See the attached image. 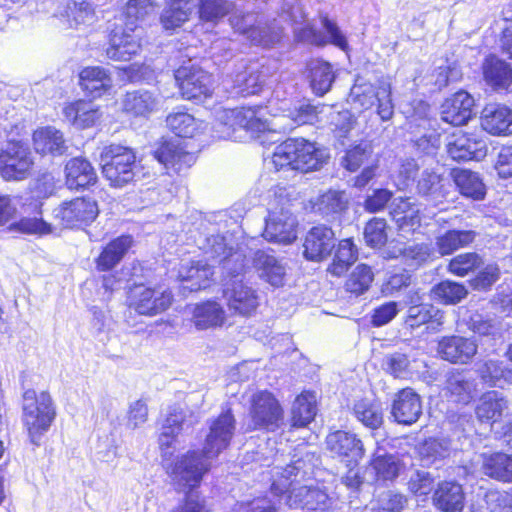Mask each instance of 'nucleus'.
Wrapping results in <instances>:
<instances>
[{
	"instance_id": "a18cd8bd",
	"label": "nucleus",
	"mask_w": 512,
	"mask_h": 512,
	"mask_svg": "<svg viewBox=\"0 0 512 512\" xmlns=\"http://www.w3.org/2000/svg\"><path fill=\"white\" fill-rule=\"evenodd\" d=\"M65 118L78 128L92 126L100 117L99 110L91 103L77 101L64 108Z\"/></svg>"
},
{
	"instance_id": "7c9ffc66",
	"label": "nucleus",
	"mask_w": 512,
	"mask_h": 512,
	"mask_svg": "<svg viewBox=\"0 0 512 512\" xmlns=\"http://www.w3.org/2000/svg\"><path fill=\"white\" fill-rule=\"evenodd\" d=\"M133 245V238L122 235L110 241L96 259V268L99 271H109L117 266Z\"/></svg>"
},
{
	"instance_id": "4d7b16f0",
	"label": "nucleus",
	"mask_w": 512,
	"mask_h": 512,
	"mask_svg": "<svg viewBox=\"0 0 512 512\" xmlns=\"http://www.w3.org/2000/svg\"><path fill=\"white\" fill-rule=\"evenodd\" d=\"M348 205V200L343 191L328 190L321 194L314 207L322 215H333L343 212Z\"/></svg>"
},
{
	"instance_id": "6e6552de",
	"label": "nucleus",
	"mask_w": 512,
	"mask_h": 512,
	"mask_svg": "<svg viewBox=\"0 0 512 512\" xmlns=\"http://www.w3.org/2000/svg\"><path fill=\"white\" fill-rule=\"evenodd\" d=\"M170 291L156 290L144 285H135L128 293V305L140 315L155 316L167 310L172 304Z\"/></svg>"
},
{
	"instance_id": "5701e85b",
	"label": "nucleus",
	"mask_w": 512,
	"mask_h": 512,
	"mask_svg": "<svg viewBox=\"0 0 512 512\" xmlns=\"http://www.w3.org/2000/svg\"><path fill=\"white\" fill-rule=\"evenodd\" d=\"M154 157L165 167L180 172L195 163V155L183 149L178 140L164 141L154 151Z\"/></svg>"
},
{
	"instance_id": "b1692460",
	"label": "nucleus",
	"mask_w": 512,
	"mask_h": 512,
	"mask_svg": "<svg viewBox=\"0 0 512 512\" xmlns=\"http://www.w3.org/2000/svg\"><path fill=\"white\" fill-rule=\"evenodd\" d=\"M197 0H167L160 15V23L167 31H174L188 22L196 13Z\"/></svg>"
},
{
	"instance_id": "9d476101",
	"label": "nucleus",
	"mask_w": 512,
	"mask_h": 512,
	"mask_svg": "<svg viewBox=\"0 0 512 512\" xmlns=\"http://www.w3.org/2000/svg\"><path fill=\"white\" fill-rule=\"evenodd\" d=\"M235 418L230 410L222 412L208 423V433L203 446L206 458L216 459L232 440L235 431Z\"/></svg>"
},
{
	"instance_id": "f704fd0d",
	"label": "nucleus",
	"mask_w": 512,
	"mask_h": 512,
	"mask_svg": "<svg viewBox=\"0 0 512 512\" xmlns=\"http://www.w3.org/2000/svg\"><path fill=\"white\" fill-rule=\"evenodd\" d=\"M508 410L507 399L498 391L484 393L476 407L477 418L481 422H496Z\"/></svg>"
},
{
	"instance_id": "39448f33",
	"label": "nucleus",
	"mask_w": 512,
	"mask_h": 512,
	"mask_svg": "<svg viewBox=\"0 0 512 512\" xmlns=\"http://www.w3.org/2000/svg\"><path fill=\"white\" fill-rule=\"evenodd\" d=\"M100 165L104 177L114 187H123L134 179L136 155L132 149L121 145L103 147Z\"/></svg>"
},
{
	"instance_id": "8fccbe9b",
	"label": "nucleus",
	"mask_w": 512,
	"mask_h": 512,
	"mask_svg": "<svg viewBox=\"0 0 512 512\" xmlns=\"http://www.w3.org/2000/svg\"><path fill=\"white\" fill-rule=\"evenodd\" d=\"M357 256V249L351 239L341 240L327 271L334 276H342L357 260Z\"/></svg>"
},
{
	"instance_id": "1a4fd4ad",
	"label": "nucleus",
	"mask_w": 512,
	"mask_h": 512,
	"mask_svg": "<svg viewBox=\"0 0 512 512\" xmlns=\"http://www.w3.org/2000/svg\"><path fill=\"white\" fill-rule=\"evenodd\" d=\"M175 80L185 99L198 100L211 94V75L191 61L175 71Z\"/></svg>"
},
{
	"instance_id": "c85d7f7f",
	"label": "nucleus",
	"mask_w": 512,
	"mask_h": 512,
	"mask_svg": "<svg viewBox=\"0 0 512 512\" xmlns=\"http://www.w3.org/2000/svg\"><path fill=\"white\" fill-rule=\"evenodd\" d=\"M159 95L148 90L127 92L122 100L123 111L134 117H148L157 110Z\"/></svg>"
},
{
	"instance_id": "6ab92c4d",
	"label": "nucleus",
	"mask_w": 512,
	"mask_h": 512,
	"mask_svg": "<svg viewBox=\"0 0 512 512\" xmlns=\"http://www.w3.org/2000/svg\"><path fill=\"white\" fill-rule=\"evenodd\" d=\"M335 246V234L331 228L319 225L311 228L304 239L303 255L311 261L326 258Z\"/></svg>"
},
{
	"instance_id": "2f4dec72",
	"label": "nucleus",
	"mask_w": 512,
	"mask_h": 512,
	"mask_svg": "<svg viewBox=\"0 0 512 512\" xmlns=\"http://www.w3.org/2000/svg\"><path fill=\"white\" fill-rule=\"evenodd\" d=\"M485 82L495 90L508 89L512 84V67L494 55L488 56L482 64Z\"/></svg>"
},
{
	"instance_id": "423d86ee",
	"label": "nucleus",
	"mask_w": 512,
	"mask_h": 512,
	"mask_svg": "<svg viewBox=\"0 0 512 512\" xmlns=\"http://www.w3.org/2000/svg\"><path fill=\"white\" fill-rule=\"evenodd\" d=\"M211 458L203 451H189L171 467L170 475L179 491L187 492L198 487L202 477L211 467Z\"/></svg>"
},
{
	"instance_id": "e2e57ef3",
	"label": "nucleus",
	"mask_w": 512,
	"mask_h": 512,
	"mask_svg": "<svg viewBox=\"0 0 512 512\" xmlns=\"http://www.w3.org/2000/svg\"><path fill=\"white\" fill-rule=\"evenodd\" d=\"M373 278L374 274L371 268L366 264H359L346 281V290L356 295L363 294L370 287Z\"/></svg>"
},
{
	"instance_id": "774afa93",
	"label": "nucleus",
	"mask_w": 512,
	"mask_h": 512,
	"mask_svg": "<svg viewBox=\"0 0 512 512\" xmlns=\"http://www.w3.org/2000/svg\"><path fill=\"white\" fill-rule=\"evenodd\" d=\"M386 220L383 218L371 219L365 227L364 238L366 243L371 247H381L388 239L386 233Z\"/></svg>"
},
{
	"instance_id": "052dcab7",
	"label": "nucleus",
	"mask_w": 512,
	"mask_h": 512,
	"mask_svg": "<svg viewBox=\"0 0 512 512\" xmlns=\"http://www.w3.org/2000/svg\"><path fill=\"white\" fill-rule=\"evenodd\" d=\"M449 449L448 441L429 438L419 445L418 453L423 465H431L436 460L448 456Z\"/></svg>"
},
{
	"instance_id": "09e8293b",
	"label": "nucleus",
	"mask_w": 512,
	"mask_h": 512,
	"mask_svg": "<svg viewBox=\"0 0 512 512\" xmlns=\"http://www.w3.org/2000/svg\"><path fill=\"white\" fill-rule=\"evenodd\" d=\"M475 232L470 230H449L436 238V247L442 256L450 255L456 250L473 242Z\"/></svg>"
},
{
	"instance_id": "f03ea898",
	"label": "nucleus",
	"mask_w": 512,
	"mask_h": 512,
	"mask_svg": "<svg viewBox=\"0 0 512 512\" xmlns=\"http://www.w3.org/2000/svg\"><path fill=\"white\" fill-rule=\"evenodd\" d=\"M282 17L297 25L294 28V34L300 41L318 46L331 43L342 50H345L348 46L345 35L339 29L337 24L327 16L321 18V23L327 33V36L317 31L309 23L305 22L306 15L299 5L291 4L287 8L284 7Z\"/></svg>"
},
{
	"instance_id": "a878e982",
	"label": "nucleus",
	"mask_w": 512,
	"mask_h": 512,
	"mask_svg": "<svg viewBox=\"0 0 512 512\" xmlns=\"http://www.w3.org/2000/svg\"><path fill=\"white\" fill-rule=\"evenodd\" d=\"M209 250L207 253L212 258L219 259L220 262L224 263V268L228 270L233 276H238L245 269V258L239 252H232L231 248H228L225 239L220 235H213L207 239Z\"/></svg>"
},
{
	"instance_id": "dca6fc26",
	"label": "nucleus",
	"mask_w": 512,
	"mask_h": 512,
	"mask_svg": "<svg viewBox=\"0 0 512 512\" xmlns=\"http://www.w3.org/2000/svg\"><path fill=\"white\" fill-rule=\"evenodd\" d=\"M326 449L332 457L357 464L364 456L365 449L361 439L355 433L337 430L326 437Z\"/></svg>"
},
{
	"instance_id": "0e129e2a",
	"label": "nucleus",
	"mask_w": 512,
	"mask_h": 512,
	"mask_svg": "<svg viewBox=\"0 0 512 512\" xmlns=\"http://www.w3.org/2000/svg\"><path fill=\"white\" fill-rule=\"evenodd\" d=\"M435 297L445 304H456L464 299L468 291L466 287L454 281H442L433 288Z\"/></svg>"
},
{
	"instance_id": "20e7f679",
	"label": "nucleus",
	"mask_w": 512,
	"mask_h": 512,
	"mask_svg": "<svg viewBox=\"0 0 512 512\" xmlns=\"http://www.w3.org/2000/svg\"><path fill=\"white\" fill-rule=\"evenodd\" d=\"M349 98L356 110H367L377 102V114L381 120L387 121L393 116L394 105L391 99V83L387 79L378 80L376 86L357 79L351 88Z\"/></svg>"
},
{
	"instance_id": "338daca9",
	"label": "nucleus",
	"mask_w": 512,
	"mask_h": 512,
	"mask_svg": "<svg viewBox=\"0 0 512 512\" xmlns=\"http://www.w3.org/2000/svg\"><path fill=\"white\" fill-rule=\"evenodd\" d=\"M477 371L481 379L490 385H495L498 380L505 378L510 373L503 361L495 359L483 361L479 364Z\"/></svg>"
},
{
	"instance_id": "a19ab883",
	"label": "nucleus",
	"mask_w": 512,
	"mask_h": 512,
	"mask_svg": "<svg viewBox=\"0 0 512 512\" xmlns=\"http://www.w3.org/2000/svg\"><path fill=\"white\" fill-rule=\"evenodd\" d=\"M80 85L92 97H100L112 86V79L102 67H86L79 75Z\"/></svg>"
},
{
	"instance_id": "aec40b11",
	"label": "nucleus",
	"mask_w": 512,
	"mask_h": 512,
	"mask_svg": "<svg viewBox=\"0 0 512 512\" xmlns=\"http://www.w3.org/2000/svg\"><path fill=\"white\" fill-rule=\"evenodd\" d=\"M473 97L466 91H458L441 105V119L451 125L461 126L472 116Z\"/></svg>"
},
{
	"instance_id": "cd10ccee",
	"label": "nucleus",
	"mask_w": 512,
	"mask_h": 512,
	"mask_svg": "<svg viewBox=\"0 0 512 512\" xmlns=\"http://www.w3.org/2000/svg\"><path fill=\"white\" fill-rule=\"evenodd\" d=\"M390 215L401 231L411 232L420 226V208L410 198H395L390 206Z\"/></svg>"
},
{
	"instance_id": "72a5a7b5",
	"label": "nucleus",
	"mask_w": 512,
	"mask_h": 512,
	"mask_svg": "<svg viewBox=\"0 0 512 512\" xmlns=\"http://www.w3.org/2000/svg\"><path fill=\"white\" fill-rule=\"evenodd\" d=\"M331 499L327 493L318 488L300 487L293 489L287 497L290 507H306L310 510H325L329 507Z\"/></svg>"
},
{
	"instance_id": "58836bf2",
	"label": "nucleus",
	"mask_w": 512,
	"mask_h": 512,
	"mask_svg": "<svg viewBox=\"0 0 512 512\" xmlns=\"http://www.w3.org/2000/svg\"><path fill=\"white\" fill-rule=\"evenodd\" d=\"M67 185L71 189L93 185L97 175L89 161L83 158L71 159L65 167Z\"/></svg>"
},
{
	"instance_id": "79ce46f5",
	"label": "nucleus",
	"mask_w": 512,
	"mask_h": 512,
	"mask_svg": "<svg viewBox=\"0 0 512 512\" xmlns=\"http://www.w3.org/2000/svg\"><path fill=\"white\" fill-rule=\"evenodd\" d=\"M212 275L211 266L201 261L193 262L189 266L183 265L179 270V277L187 283L184 288L190 291L207 288L210 285Z\"/></svg>"
},
{
	"instance_id": "680f3d73",
	"label": "nucleus",
	"mask_w": 512,
	"mask_h": 512,
	"mask_svg": "<svg viewBox=\"0 0 512 512\" xmlns=\"http://www.w3.org/2000/svg\"><path fill=\"white\" fill-rule=\"evenodd\" d=\"M378 479L393 480L398 477L402 465L395 455L383 454L375 455L371 462Z\"/></svg>"
},
{
	"instance_id": "6e6d98bb",
	"label": "nucleus",
	"mask_w": 512,
	"mask_h": 512,
	"mask_svg": "<svg viewBox=\"0 0 512 512\" xmlns=\"http://www.w3.org/2000/svg\"><path fill=\"white\" fill-rule=\"evenodd\" d=\"M417 192L433 200H439L445 196L443 189V177L432 169L422 171L417 181Z\"/></svg>"
},
{
	"instance_id": "49530a36",
	"label": "nucleus",
	"mask_w": 512,
	"mask_h": 512,
	"mask_svg": "<svg viewBox=\"0 0 512 512\" xmlns=\"http://www.w3.org/2000/svg\"><path fill=\"white\" fill-rule=\"evenodd\" d=\"M316 394L303 392L296 397L291 409V422L294 427L308 425L316 415Z\"/></svg>"
},
{
	"instance_id": "4be33fe9",
	"label": "nucleus",
	"mask_w": 512,
	"mask_h": 512,
	"mask_svg": "<svg viewBox=\"0 0 512 512\" xmlns=\"http://www.w3.org/2000/svg\"><path fill=\"white\" fill-rule=\"evenodd\" d=\"M224 296L229 309L243 316L251 315L259 305L256 291L242 281H235L224 291Z\"/></svg>"
},
{
	"instance_id": "2eb2a0df",
	"label": "nucleus",
	"mask_w": 512,
	"mask_h": 512,
	"mask_svg": "<svg viewBox=\"0 0 512 512\" xmlns=\"http://www.w3.org/2000/svg\"><path fill=\"white\" fill-rule=\"evenodd\" d=\"M230 23L233 29L244 35L253 44L268 47L280 41V30L274 28L269 34H261L257 32L265 28L263 24V16L255 13L235 12L230 17Z\"/></svg>"
},
{
	"instance_id": "f3484780",
	"label": "nucleus",
	"mask_w": 512,
	"mask_h": 512,
	"mask_svg": "<svg viewBox=\"0 0 512 512\" xmlns=\"http://www.w3.org/2000/svg\"><path fill=\"white\" fill-rule=\"evenodd\" d=\"M477 351L478 344L473 338L460 335L444 336L437 346L439 356L453 364H467Z\"/></svg>"
},
{
	"instance_id": "864d4df0",
	"label": "nucleus",
	"mask_w": 512,
	"mask_h": 512,
	"mask_svg": "<svg viewBox=\"0 0 512 512\" xmlns=\"http://www.w3.org/2000/svg\"><path fill=\"white\" fill-rule=\"evenodd\" d=\"M318 118V108L311 104H303L288 115L276 117V124H284V129L292 130L296 126L313 124Z\"/></svg>"
},
{
	"instance_id": "bb28decb",
	"label": "nucleus",
	"mask_w": 512,
	"mask_h": 512,
	"mask_svg": "<svg viewBox=\"0 0 512 512\" xmlns=\"http://www.w3.org/2000/svg\"><path fill=\"white\" fill-rule=\"evenodd\" d=\"M433 503L443 512H462L465 506L462 486L454 481L439 483L433 494Z\"/></svg>"
},
{
	"instance_id": "e433bc0d",
	"label": "nucleus",
	"mask_w": 512,
	"mask_h": 512,
	"mask_svg": "<svg viewBox=\"0 0 512 512\" xmlns=\"http://www.w3.org/2000/svg\"><path fill=\"white\" fill-rule=\"evenodd\" d=\"M33 144L35 151L42 155H62L67 149L62 132L50 126L34 132Z\"/></svg>"
},
{
	"instance_id": "393cba45",
	"label": "nucleus",
	"mask_w": 512,
	"mask_h": 512,
	"mask_svg": "<svg viewBox=\"0 0 512 512\" xmlns=\"http://www.w3.org/2000/svg\"><path fill=\"white\" fill-rule=\"evenodd\" d=\"M481 126L492 135L512 134V110L504 105H487L482 111Z\"/></svg>"
},
{
	"instance_id": "de8ad7c7",
	"label": "nucleus",
	"mask_w": 512,
	"mask_h": 512,
	"mask_svg": "<svg viewBox=\"0 0 512 512\" xmlns=\"http://www.w3.org/2000/svg\"><path fill=\"white\" fill-rule=\"evenodd\" d=\"M169 129L177 136L192 138L202 130L203 122L186 112L170 113L166 118Z\"/></svg>"
},
{
	"instance_id": "c03bdc74",
	"label": "nucleus",
	"mask_w": 512,
	"mask_h": 512,
	"mask_svg": "<svg viewBox=\"0 0 512 512\" xmlns=\"http://www.w3.org/2000/svg\"><path fill=\"white\" fill-rule=\"evenodd\" d=\"M353 415L362 425L371 430H377L383 424V409L381 404L373 399H360L353 405Z\"/></svg>"
},
{
	"instance_id": "bf43d9fd",
	"label": "nucleus",
	"mask_w": 512,
	"mask_h": 512,
	"mask_svg": "<svg viewBox=\"0 0 512 512\" xmlns=\"http://www.w3.org/2000/svg\"><path fill=\"white\" fill-rule=\"evenodd\" d=\"M66 16L71 26L91 25L95 21V12L91 5L82 0H70L67 3Z\"/></svg>"
},
{
	"instance_id": "37998d69",
	"label": "nucleus",
	"mask_w": 512,
	"mask_h": 512,
	"mask_svg": "<svg viewBox=\"0 0 512 512\" xmlns=\"http://www.w3.org/2000/svg\"><path fill=\"white\" fill-rule=\"evenodd\" d=\"M446 389L455 402L467 404L475 395L476 382L472 377L455 371L448 375Z\"/></svg>"
},
{
	"instance_id": "c756f323",
	"label": "nucleus",
	"mask_w": 512,
	"mask_h": 512,
	"mask_svg": "<svg viewBox=\"0 0 512 512\" xmlns=\"http://www.w3.org/2000/svg\"><path fill=\"white\" fill-rule=\"evenodd\" d=\"M253 265L259 276L274 287L284 284L286 269L274 255L258 250L253 257Z\"/></svg>"
},
{
	"instance_id": "5fc2aeb1",
	"label": "nucleus",
	"mask_w": 512,
	"mask_h": 512,
	"mask_svg": "<svg viewBox=\"0 0 512 512\" xmlns=\"http://www.w3.org/2000/svg\"><path fill=\"white\" fill-rule=\"evenodd\" d=\"M244 129L252 134L263 132L270 128L269 123L262 119V109L237 108L236 130Z\"/></svg>"
},
{
	"instance_id": "4c0bfd02",
	"label": "nucleus",
	"mask_w": 512,
	"mask_h": 512,
	"mask_svg": "<svg viewBox=\"0 0 512 512\" xmlns=\"http://www.w3.org/2000/svg\"><path fill=\"white\" fill-rule=\"evenodd\" d=\"M225 321V311L215 301H206L194 305L192 322L198 330L221 326Z\"/></svg>"
},
{
	"instance_id": "ea45409f",
	"label": "nucleus",
	"mask_w": 512,
	"mask_h": 512,
	"mask_svg": "<svg viewBox=\"0 0 512 512\" xmlns=\"http://www.w3.org/2000/svg\"><path fill=\"white\" fill-rule=\"evenodd\" d=\"M406 324L411 328L429 324L436 331L444 324V313L432 304L412 305L407 311Z\"/></svg>"
},
{
	"instance_id": "473e14b6",
	"label": "nucleus",
	"mask_w": 512,
	"mask_h": 512,
	"mask_svg": "<svg viewBox=\"0 0 512 512\" xmlns=\"http://www.w3.org/2000/svg\"><path fill=\"white\" fill-rule=\"evenodd\" d=\"M451 175L462 196L474 201L485 198L486 186L478 173L468 169H453Z\"/></svg>"
},
{
	"instance_id": "f8f14e48",
	"label": "nucleus",
	"mask_w": 512,
	"mask_h": 512,
	"mask_svg": "<svg viewBox=\"0 0 512 512\" xmlns=\"http://www.w3.org/2000/svg\"><path fill=\"white\" fill-rule=\"evenodd\" d=\"M250 415L254 429L274 430L283 419V410L272 393L259 391L252 396Z\"/></svg>"
},
{
	"instance_id": "a211bd4d",
	"label": "nucleus",
	"mask_w": 512,
	"mask_h": 512,
	"mask_svg": "<svg viewBox=\"0 0 512 512\" xmlns=\"http://www.w3.org/2000/svg\"><path fill=\"white\" fill-rule=\"evenodd\" d=\"M135 27L124 29L121 25L111 31L109 46L106 49V55L109 59L115 61H129L132 56L136 55L141 44L139 37L134 32Z\"/></svg>"
},
{
	"instance_id": "c9c22d12",
	"label": "nucleus",
	"mask_w": 512,
	"mask_h": 512,
	"mask_svg": "<svg viewBox=\"0 0 512 512\" xmlns=\"http://www.w3.org/2000/svg\"><path fill=\"white\" fill-rule=\"evenodd\" d=\"M481 471L492 479L512 482V455L502 452L483 454Z\"/></svg>"
},
{
	"instance_id": "69168bd1",
	"label": "nucleus",
	"mask_w": 512,
	"mask_h": 512,
	"mask_svg": "<svg viewBox=\"0 0 512 512\" xmlns=\"http://www.w3.org/2000/svg\"><path fill=\"white\" fill-rule=\"evenodd\" d=\"M482 264L483 260L477 253H463L450 260L448 271L456 276L464 277Z\"/></svg>"
},
{
	"instance_id": "3c124183",
	"label": "nucleus",
	"mask_w": 512,
	"mask_h": 512,
	"mask_svg": "<svg viewBox=\"0 0 512 512\" xmlns=\"http://www.w3.org/2000/svg\"><path fill=\"white\" fill-rule=\"evenodd\" d=\"M309 69L313 91L319 96L324 95L330 90L335 79L332 66L327 62L315 60L310 63Z\"/></svg>"
},
{
	"instance_id": "412c9836",
	"label": "nucleus",
	"mask_w": 512,
	"mask_h": 512,
	"mask_svg": "<svg viewBox=\"0 0 512 512\" xmlns=\"http://www.w3.org/2000/svg\"><path fill=\"white\" fill-rule=\"evenodd\" d=\"M391 414L399 424L411 425L422 414V402L420 396L411 388L399 391L392 404Z\"/></svg>"
},
{
	"instance_id": "0eeeda50",
	"label": "nucleus",
	"mask_w": 512,
	"mask_h": 512,
	"mask_svg": "<svg viewBox=\"0 0 512 512\" xmlns=\"http://www.w3.org/2000/svg\"><path fill=\"white\" fill-rule=\"evenodd\" d=\"M296 226L297 221L288 200L281 198L279 204L269 210L263 236L270 242L290 244L297 238Z\"/></svg>"
},
{
	"instance_id": "4468645a",
	"label": "nucleus",
	"mask_w": 512,
	"mask_h": 512,
	"mask_svg": "<svg viewBox=\"0 0 512 512\" xmlns=\"http://www.w3.org/2000/svg\"><path fill=\"white\" fill-rule=\"evenodd\" d=\"M197 422V417L180 407H173L166 416L159 435V446L163 457H170L177 436L190 429Z\"/></svg>"
},
{
	"instance_id": "9b49d317",
	"label": "nucleus",
	"mask_w": 512,
	"mask_h": 512,
	"mask_svg": "<svg viewBox=\"0 0 512 512\" xmlns=\"http://www.w3.org/2000/svg\"><path fill=\"white\" fill-rule=\"evenodd\" d=\"M31 167V153L21 142H9L0 151V173L5 180H22Z\"/></svg>"
},
{
	"instance_id": "ddd939ff",
	"label": "nucleus",
	"mask_w": 512,
	"mask_h": 512,
	"mask_svg": "<svg viewBox=\"0 0 512 512\" xmlns=\"http://www.w3.org/2000/svg\"><path fill=\"white\" fill-rule=\"evenodd\" d=\"M54 212L63 227L76 228L93 222L99 210L94 200L79 197L62 203Z\"/></svg>"
},
{
	"instance_id": "f257e3e1",
	"label": "nucleus",
	"mask_w": 512,
	"mask_h": 512,
	"mask_svg": "<svg viewBox=\"0 0 512 512\" xmlns=\"http://www.w3.org/2000/svg\"><path fill=\"white\" fill-rule=\"evenodd\" d=\"M328 154L304 138H289L276 146L271 164L275 170L290 168L301 172L320 169L327 161Z\"/></svg>"
},
{
	"instance_id": "13d9d810",
	"label": "nucleus",
	"mask_w": 512,
	"mask_h": 512,
	"mask_svg": "<svg viewBox=\"0 0 512 512\" xmlns=\"http://www.w3.org/2000/svg\"><path fill=\"white\" fill-rule=\"evenodd\" d=\"M199 18L205 22H217L226 16L233 8L229 0H198Z\"/></svg>"
},
{
	"instance_id": "7ed1b4c3",
	"label": "nucleus",
	"mask_w": 512,
	"mask_h": 512,
	"mask_svg": "<svg viewBox=\"0 0 512 512\" xmlns=\"http://www.w3.org/2000/svg\"><path fill=\"white\" fill-rule=\"evenodd\" d=\"M22 410V421L29 438L38 445L56 416L52 398L47 392L37 394L33 389H28L23 394Z\"/></svg>"
},
{
	"instance_id": "603ef678",
	"label": "nucleus",
	"mask_w": 512,
	"mask_h": 512,
	"mask_svg": "<svg viewBox=\"0 0 512 512\" xmlns=\"http://www.w3.org/2000/svg\"><path fill=\"white\" fill-rule=\"evenodd\" d=\"M234 88L237 93L242 96L258 94L265 82L264 75L253 67L247 68L245 71L235 75Z\"/></svg>"
}]
</instances>
